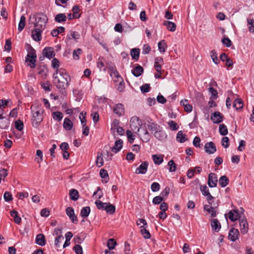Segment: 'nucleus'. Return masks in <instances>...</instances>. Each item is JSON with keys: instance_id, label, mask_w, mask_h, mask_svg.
Masks as SVG:
<instances>
[{"instance_id": "obj_1", "label": "nucleus", "mask_w": 254, "mask_h": 254, "mask_svg": "<svg viewBox=\"0 0 254 254\" xmlns=\"http://www.w3.org/2000/svg\"><path fill=\"white\" fill-rule=\"evenodd\" d=\"M70 81V78L68 79V78L59 77L56 79H54L53 83L59 90L60 93L65 96L67 94L66 90L69 86Z\"/></svg>"}, {"instance_id": "obj_2", "label": "nucleus", "mask_w": 254, "mask_h": 254, "mask_svg": "<svg viewBox=\"0 0 254 254\" xmlns=\"http://www.w3.org/2000/svg\"><path fill=\"white\" fill-rule=\"evenodd\" d=\"M36 111H32V117L31 118V124L33 127H38L41 123L43 121V114L44 110L40 108L39 106L35 107Z\"/></svg>"}, {"instance_id": "obj_3", "label": "nucleus", "mask_w": 254, "mask_h": 254, "mask_svg": "<svg viewBox=\"0 0 254 254\" xmlns=\"http://www.w3.org/2000/svg\"><path fill=\"white\" fill-rule=\"evenodd\" d=\"M26 46L28 48V54L26 57L25 61L29 62V66L31 68H34L36 66L37 55L36 50L29 44L27 43Z\"/></svg>"}, {"instance_id": "obj_4", "label": "nucleus", "mask_w": 254, "mask_h": 254, "mask_svg": "<svg viewBox=\"0 0 254 254\" xmlns=\"http://www.w3.org/2000/svg\"><path fill=\"white\" fill-rule=\"evenodd\" d=\"M34 17L36 22L34 23V27H39L42 29H45L48 21V18L46 14L40 12L36 13Z\"/></svg>"}, {"instance_id": "obj_5", "label": "nucleus", "mask_w": 254, "mask_h": 254, "mask_svg": "<svg viewBox=\"0 0 254 254\" xmlns=\"http://www.w3.org/2000/svg\"><path fill=\"white\" fill-rule=\"evenodd\" d=\"M44 29L39 27H35L34 30L32 31L31 36L34 41L39 42L41 40V33Z\"/></svg>"}, {"instance_id": "obj_6", "label": "nucleus", "mask_w": 254, "mask_h": 254, "mask_svg": "<svg viewBox=\"0 0 254 254\" xmlns=\"http://www.w3.org/2000/svg\"><path fill=\"white\" fill-rule=\"evenodd\" d=\"M106 64V67L110 71V76H112V74H114L116 78H118L121 77V75L118 71L115 65L112 62H108Z\"/></svg>"}, {"instance_id": "obj_7", "label": "nucleus", "mask_w": 254, "mask_h": 254, "mask_svg": "<svg viewBox=\"0 0 254 254\" xmlns=\"http://www.w3.org/2000/svg\"><path fill=\"white\" fill-rule=\"evenodd\" d=\"M224 116L218 111L213 113L211 116V120L213 123L218 124L222 122Z\"/></svg>"}, {"instance_id": "obj_8", "label": "nucleus", "mask_w": 254, "mask_h": 254, "mask_svg": "<svg viewBox=\"0 0 254 254\" xmlns=\"http://www.w3.org/2000/svg\"><path fill=\"white\" fill-rule=\"evenodd\" d=\"M64 77V78H68L69 79L70 78L69 75L66 71V70L64 68H61L60 69H57L55 71L53 74V77L54 79H56L57 77Z\"/></svg>"}, {"instance_id": "obj_9", "label": "nucleus", "mask_w": 254, "mask_h": 254, "mask_svg": "<svg viewBox=\"0 0 254 254\" xmlns=\"http://www.w3.org/2000/svg\"><path fill=\"white\" fill-rule=\"evenodd\" d=\"M218 182L217 175L213 173H210L208 177V185L210 188L215 187Z\"/></svg>"}, {"instance_id": "obj_10", "label": "nucleus", "mask_w": 254, "mask_h": 254, "mask_svg": "<svg viewBox=\"0 0 254 254\" xmlns=\"http://www.w3.org/2000/svg\"><path fill=\"white\" fill-rule=\"evenodd\" d=\"M42 54L48 59L51 60L55 56L54 48L51 47H45L42 51Z\"/></svg>"}, {"instance_id": "obj_11", "label": "nucleus", "mask_w": 254, "mask_h": 254, "mask_svg": "<svg viewBox=\"0 0 254 254\" xmlns=\"http://www.w3.org/2000/svg\"><path fill=\"white\" fill-rule=\"evenodd\" d=\"M66 213L73 223H77L78 219L77 216L74 214V211L72 207H68L67 208H66Z\"/></svg>"}, {"instance_id": "obj_12", "label": "nucleus", "mask_w": 254, "mask_h": 254, "mask_svg": "<svg viewBox=\"0 0 254 254\" xmlns=\"http://www.w3.org/2000/svg\"><path fill=\"white\" fill-rule=\"evenodd\" d=\"M240 231L242 234H246L249 230V225L245 217L240 219Z\"/></svg>"}, {"instance_id": "obj_13", "label": "nucleus", "mask_w": 254, "mask_h": 254, "mask_svg": "<svg viewBox=\"0 0 254 254\" xmlns=\"http://www.w3.org/2000/svg\"><path fill=\"white\" fill-rule=\"evenodd\" d=\"M240 233L236 228H232L229 233L228 239L232 242H235L239 239Z\"/></svg>"}, {"instance_id": "obj_14", "label": "nucleus", "mask_w": 254, "mask_h": 254, "mask_svg": "<svg viewBox=\"0 0 254 254\" xmlns=\"http://www.w3.org/2000/svg\"><path fill=\"white\" fill-rule=\"evenodd\" d=\"M113 111L119 117L123 115L125 113L124 105L121 103L116 104L113 109Z\"/></svg>"}, {"instance_id": "obj_15", "label": "nucleus", "mask_w": 254, "mask_h": 254, "mask_svg": "<svg viewBox=\"0 0 254 254\" xmlns=\"http://www.w3.org/2000/svg\"><path fill=\"white\" fill-rule=\"evenodd\" d=\"M148 166V163L147 161H144L136 169L135 173L136 174H144L146 173L147 170V167Z\"/></svg>"}, {"instance_id": "obj_16", "label": "nucleus", "mask_w": 254, "mask_h": 254, "mask_svg": "<svg viewBox=\"0 0 254 254\" xmlns=\"http://www.w3.org/2000/svg\"><path fill=\"white\" fill-rule=\"evenodd\" d=\"M149 120H147V127L148 129L152 132V133H154L155 131H157L160 128V127L159 125L155 123L154 122H152V120L149 119Z\"/></svg>"}, {"instance_id": "obj_17", "label": "nucleus", "mask_w": 254, "mask_h": 254, "mask_svg": "<svg viewBox=\"0 0 254 254\" xmlns=\"http://www.w3.org/2000/svg\"><path fill=\"white\" fill-rule=\"evenodd\" d=\"M138 135L143 143L147 142L150 139V135L146 129H143V132L139 133Z\"/></svg>"}, {"instance_id": "obj_18", "label": "nucleus", "mask_w": 254, "mask_h": 254, "mask_svg": "<svg viewBox=\"0 0 254 254\" xmlns=\"http://www.w3.org/2000/svg\"><path fill=\"white\" fill-rule=\"evenodd\" d=\"M154 135L160 141H163L167 137L166 133L163 130H161L160 128L154 132Z\"/></svg>"}, {"instance_id": "obj_19", "label": "nucleus", "mask_w": 254, "mask_h": 254, "mask_svg": "<svg viewBox=\"0 0 254 254\" xmlns=\"http://www.w3.org/2000/svg\"><path fill=\"white\" fill-rule=\"evenodd\" d=\"M35 243L41 246H44L46 245V239L44 234H39L36 236L35 239Z\"/></svg>"}, {"instance_id": "obj_20", "label": "nucleus", "mask_w": 254, "mask_h": 254, "mask_svg": "<svg viewBox=\"0 0 254 254\" xmlns=\"http://www.w3.org/2000/svg\"><path fill=\"white\" fill-rule=\"evenodd\" d=\"M176 140L179 143H184L186 141H189V139L187 137L186 134L184 133L181 130L178 132L176 136Z\"/></svg>"}, {"instance_id": "obj_21", "label": "nucleus", "mask_w": 254, "mask_h": 254, "mask_svg": "<svg viewBox=\"0 0 254 254\" xmlns=\"http://www.w3.org/2000/svg\"><path fill=\"white\" fill-rule=\"evenodd\" d=\"M144 71L143 68L140 65L137 64L134 69L131 70L132 74L135 77H139Z\"/></svg>"}, {"instance_id": "obj_22", "label": "nucleus", "mask_w": 254, "mask_h": 254, "mask_svg": "<svg viewBox=\"0 0 254 254\" xmlns=\"http://www.w3.org/2000/svg\"><path fill=\"white\" fill-rule=\"evenodd\" d=\"M205 151L209 154L214 153L216 151V147L215 144H205Z\"/></svg>"}, {"instance_id": "obj_23", "label": "nucleus", "mask_w": 254, "mask_h": 254, "mask_svg": "<svg viewBox=\"0 0 254 254\" xmlns=\"http://www.w3.org/2000/svg\"><path fill=\"white\" fill-rule=\"evenodd\" d=\"M60 148L63 151V157L64 159H68L69 157V153L67 151L69 148L68 144H61Z\"/></svg>"}, {"instance_id": "obj_24", "label": "nucleus", "mask_w": 254, "mask_h": 254, "mask_svg": "<svg viewBox=\"0 0 254 254\" xmlns=\"http://www.w3.org/2000/svg\"><path fill=\"white\" fill-rule=\"evenodd\" d=\"M163 24L166 27L168 30L171 32H174L176 29V24L174 22L166 20L163 22Z\"/></svg>"}, {"instance_id": "obj_25", "label": "nucleus", "mask_w": 254, "mask_h": 254, "mask_svg": "<svg viewBox=\"0 0 254 254\" xmlns=\"http://www.w3.org/2000/svg\"><path fill=\"white\" fill-rule=\"evenodd\" d=\"M211 226L215 232H218L221 229V224L217 219H212L211 221Z\"/></svg>"}, {"instance_id": "obj_26", "label": "nucleus", "mask_w": 254, "mask_h": 254, "mask_svg": "<svg viewBox=\"0 0 254 254\" xmlns=\"http://www.w3.org/2000/svg\"><path fill=\"white\" fill-rule=\"evenodd\" d=\"M37 69L38 74H41L42 75H47V73L48 72V67L47 65L45 64H41L38 66Z\"/></svg>"}, {"instance_id": "obj_27", "label": "nucleus", "mask_w": 254, "mask_h": 254, "mask_svg": "<svg viewBox=\"0 0 254 254\" xmlns=\"http://www.w3.org/2000/svg\"><path fill=\"white\" fill-rule=\"evenodd\" d=\"M10 124L9 120L6 117L0 119V127L2 129H6L9 127Z\"/></svg>"}, {"instance_id": "obj_28", "label": "nucleus", "mask_w": 254, "mask_h": 254, "mask_svg": "<svg viewBox=\"0 0 254 254\" xmlns=\"http://www.w3.org/2000/svg\"><path fill=\"white\" fill-rule=\"evenodd\" d=\"M80 35L78 32L70 31L69 33L67 34L66 39L67 40H71L73 39L75 40L79 39Z\"/></svg>"}, {"instance_id": "obj_29", "label": "nucleus", "mask_w": 254, "mask_h": 254, "mask_svg": "<svg viewBox=\"0 0 254 254\" xmlns=\"http://www.w3.org/2000/svg\"><path fill=\"white\" fill-rule=\"evenodd\" d=\"M140 49L139 48H133L130 50V55L133 60L137 61L139 58Z\"/></svg>"}, {"instance_id": "obj_30", "label": "nucleus", "mask_w": 254, "mask_h": 254, "mask_svg": "<svg viewBox=\"0 0 254 254\" xmlns=\"http://www.w3.org/2000/svg\"><path fill=\"white\" fill-rule=\"evenodd\" d=\"M63 127L66 130H70L73 127V124L69 119L66 118L64 120Z\"/></svg>"}, {"instance_id": "obj_31", "label": "nucleus", "mask_w": 254, "mask_h": 254, "mask_svg": "<svg viewBox=\"0 0 254 254\" xmlns=\"http://www.w3.org/2000/svg\"><path fill=\"white\" fill-rule=\"evenodd\" d=\"M69 195L70 198L73 201L77 200L79 198L78 191L74 189H72L69 190Z\"/></svg>"}, {"instance_id": "obj_32", "label": "nucleus", "mask_w": 254, "mask_h": 254, "mask_svg": "<svg viewBox=\"0 0 254 254\" xmlns=\"http://www.w3.org/2000/svg\"><path fill=\"white\" fill-rule=\"evenodd\" d=\"M67 17L65 13H59L55 17V20L58 23L65 22Z\"/></svg>"}, {"instance_id": "obj_33", "label": "nucleus", "mask_w": 254, "mask_h": 254, "mask_svg": "<svg viewBox=\"0 0 254 254\" xmlns=\"http://www.w3.org/2000/svg\"><path fill=\"white\" fill-rule=\"evenodd\" d=\"M243 101L241 99H236L233 103V107L236 109V110H239L243 108Z\"/></svg>"}, {"instance_id": "obj_34", "label": "nucleus", "mask_w": 254, "mask_h": 254, "mask_svg": "<svg viewBox=\"0 0 254 254\" xmlns=\"http://www.w3.org/2000/svg\"><path fill=\"white\" fill-rule=\"evenodd\" d=\"M146 226L143 227V226H140V233L143 236V238L145 239H148L150 238L151 235L148 230L146 229Z\"/></svg>"}, {"instance_id": "obj_35", "label": "nucleus", "mask_w": 254, "mask_h": 254, "mask_svg": "<svg viewBox=\"0 0 254 254\" xmlns=\"http://www.w3.org/2000/svg\"><path fill=\"white\" fill-rule=\"evenodd\" d=\"M158 50L160 52L164 53L166 51V49L167 48V45L165 40H163L160 41L158 44Z\"/></svg>"}, {"instance_id": "obj_36", "label": "nucleus", "mask_w": 254, "mask_h": 254, "mask_svg": "<svg viewBox=\"0 0 254 254\" xmlns=\"http://www.w3.org/2000/svg\"><path fill=\"white\" fill-rule=\"evenodd\" d=\"M10 215L13 217L14 222L16 224H20L21 221V218L18 216V212L15 210L10 211Z\"/></svg>"}, {"instance_id": "obj_37", "label": "nucleus", "mask_w": 254, "mask_h": 254, "mask_svg": "<svg viewBox=\"0 0 254 254\" xmlns=\"http://www.w3.org/2000/svg\"><path fill=\"white\" fill-rule=\"evenodd\" d=\"M229 179L225 175L221 176L219 179V184L222 188H224L227 186L229 184Z\"/></svg>"}, {"instance_id": "obj_38", "label": "nucleus", "mask_w": 254, "mask_h": 254, "mask_svg": "<svg viewBox=\"0 0 254 254\" xmlns=\"http://www.w3.org/2000/svg\"><path fill=\"white\" fill-rule=\"evenodd\" d=\"M90 212V208L89 206L83 207L80 211V215L83 218H87Z\"/></svg>"}, {"instance_id": "obj_39", "label": "nucleus", "mask_w": 254, "mask_h": 254, "mask_svg": "<svg viewBox=\"0 0 254 254\" xmlns=\"http://www.w3.org/2000/svg\"><path fill=\"white\" fill-rule=\"evenodd\" d=\"M26 23V17L24 15H22L20 17V21L18 23V30L19 32H21L24 29Z\"/></svg>"}, {"instance_id": "obj_40", "label": "nucleus", "mask_w": 254, "mask_h": 254, "mask_svg": "<svg viewBox=\"0 0 254 254\" xmlns=\"http://www.w3.org/2000/svg\"><path fill=\"white\" fill-rule=\"evenodd\" d=\"M105 210H106V212L109 214H113L115 212L116 207L114 205L111 204L110 203H107Z\"/></svg>"}, {"instance_id": "obj_41", "label": "nucleus", "mask_w": 254, "mask_h": 254, "mask_svg": "<svg viewBox=\"0 0 254 254\" xmlns=\"http://www.w3.org/2000/svg\"><path fill=\"white\" fill-rule=\"evenodd\" d=\"M96 165L98 167H102L103 164V154L100 152H98L97 154V159L96 161Z\"/></svg>"}, {"instance_id": "obj_42", "label": "nucleus", "mask_w": 254, "mask_h": 254, "mask_svg": "<svg viewBox=\"0 0 254 254\" xmlns=\"http://www.w3.org/2000/svg\"><path fill=\"white\" fill-rule=\"evenodd\" d=\"M209 92L211 93L210 99L216 100L218 98V92L216 89L213 87H210L208 88Z\"/></svg>"}, {"instance_id": "obj_43", "label": "nucleus", "mask_w": 254, "mask_h": 254, "mask_svg": "<svg viewBox=\"0 0 254 254\" xmlns=\"http://www.w3.org/2000/svg\"><path fill=\"white\" fill-rule=\"evenodd\" d=\"M14 127L17 130L20 131H22L24 127L23 121L20 120L15 121L14 122Z\"/></svg>"}, {"instance_id": "obj_44", "label": "nucleus", "mask_w": 254, "mask_h": 254, "mask_svg": "<svg viewBox=\"0 0 254 254\" xmlns=\"http://www.w3.org/2000/svg\"><path fill=\"white\" fill-rule=\"evenodd\" d=\"M52 116L53 119L57 121H61L63 118V115L62 113L59 111L53 112L52 114Z\"/></svg>"}, {"instance_id": "obj_45", "label": "nucleus", "mask_w": 254, "mask_h": 254, "mask_svg": "<svg viewBox=\"0 0 254 254\" xmlns=\"http://www.w3.org/2000/svg\"><path fill=\"white\" fill-rule=\"evenodd\" d=\"M210 56L212 59L213 62L216 64H218L219 63V60L217 57V54L216 51L215 50H213L210 52Z\"/></svg>"}, {"instance_id": "obj_46", "label": "nucleus", "mask_w": 254, "mask_h": 254, "mask_svg": "<svg viewBox=\"0 0 254 254\" xmlns=\"http://www.w3.org/2000/svg\"><path fill=\"white\" fill-rule=\"evenodd\" d=\"M97 209L99 210H105L106 208V205L107 203L103 202L102 201L97 200L95 202Z\"/></svg>"}, {"instance_id": "obj_47", "label": "nucleus", "mask_w": 254, "mask_h": 254, "mask_svg": "<svg viewBox=\"0 0 254 254\" xmlns=\"http://www.w3.org/2000/svg\"><path fill=\"white\" fill-rule=\"evenodd\" d=\"M126 134L127 140L129 143H132L135 139V135H134L133 133L129 130H127Z\"/></svg>"}, {"instance_id": "obj_48", "label": "nucleus", "mask_w": 254, "mask_h": 254, "mask_svg": "<svg viewBox=\"0 0 254 254\" xmlns=\"http://www.w3.org/2000/svg\"><path fill=\"white\" fill-rule=\"evenodd\" d=\"M79 10V6L78 5H75L72 8V11L73 12L72 16L76 18H79L81 16V14L77 15Z\"/></svg>"}, {"instance_id": "obj_49", "label": "nucleus", "mask_w": 254, "mask_h": 254, "mask_svg": "<svg viewBox=\"0 0 254 254\" xmlns=\"http://www.w3.org/2000/svg\"><path fill=\"white\" fill-rule=\"evenodd\" d=\"M219 131L220 133L223 136L228 133L227 127L224 124H221L219 125Z\"/></svg>"}, {"instance_id": "obj_50", "label": "nucleus", "mask_w": 254, "mask_h": 254, "mask_svg": "<svg viewBox=\"0 0 254 254\" xmlns=\"http://www.w3.org/2000/svg\"><path fill=\"white\" fill-rule=\"evenodd\" d=\"M64 237L62 235H59L56 238L55 241V246L57 249L60 247L61 243H62V241L64 240Z\"/></svg>"}, {"instance_id": "obj_51", "label": "nucleus", "mask_w": 254, "mask_h": 254, "mask_svg": "<svg viewBox=\"0 0 254 254\" xmlns=\"http://www.w3.org/2000/svg\"><path fill=\"white\" fill-rule=\"evenodd\" d=\"M168 125L172 130H177L179 128V126L174 121H170L168 122Z\"/></svg>"}, {"instance_id": "obj_52", "label": "nucleus", "mask_w": 254, "mask_h": 254, "mask_svg": "<svg viewBox=\"0 0 254 254\" xmlns=\"http://www.w3.org/2000/svg\"><path fill=\"white\" fill-rule=\"evenodd\" d=\"M152 159L154 163L156 165L161 164L163 161V159L162 157L158 156L157 155L155 154L152 155Z\"/></svg>"}, {"instance_id": "obj_53", "label": "nucleus", "mask_w": 254, "mask_h": 254, "mask_svg": "<svg viewBox=\"0 0 254 254\" xmlns=\"http://www.w3.org/2000/svg\"><path fill=\"white\" fill-rule=\"evenodd\" d=\"M117 243L115 241L114 239H109L107 243V246L109 250H113L115 248L116 245H117Z\"/></svg>"}, {"instance_id": "obj_54", "label": "nucleus", "mask_w": 254, "mask_h": 254, "mask_svg": "<svg viewBox=\"0 0 254 254\" xmlns=\"http://www.w3.org/2000/svg\"><path fill=\"white\" fill-rule=\"evenodd\" d=\"M168 165L169 166V170L170 172H173L176 170V165L173 160L168 162Z\"/></svg>"}, {"instance_id": "obj_55", "label": "nucleus", "mask_w": 254, "mask_h": 254, "mask_svg": "<svg viewBox=\"0 0 254 254\" xmlns=\"http://www.w3.org/2000/svg\"><path fill=\"white\" fill-rule=\"evenodd\" d=\"M123 147V144H115V146L113 147H110L109 148L111 149L112 151L115 153H117Z\"/></svg>"}, {"instance_id": "obj_56", "label": "nucleus", "mask_w": 254, "mask_h": 254, "mask_svg": "<svg viewBox=\"0 0 254 254\" xmlns=\"http://www.w3.org/2000/svg\"><path fill=\"white\" fill-rule=\"evenodd\" d=\"M151 89L149 84H144L140 87V90L142 93L148 92Z\"/></svg>"}, {"instance_id": "obj_57", "label": "nucleus", "mask_w": 254, "mask_h": 254, "mask_svg": "<svg viewBox=\"0 0 254 254\" xmlns=\"http://www.w3.org/2000/svg\"><path fill=\"white\" fill-rule=\"evenodd\" d=\"M221 42L226 47H230L232 44L231 41L228 37L223 38Z\"/></svg>"}, {"instance_id": "obj_58", "label": "nucleus", "mask_w": 254, "mask_h": 254, "mask_svg": "<svg viewBox=\"0 0 254 254\" xmlns=\"http://www.w3.org/2000/svg\"><path fill=\"white\" fill-rule=\"evenodd\" d=\"M151 189L153 192L157 191L160 189V185L158 183L154 182L151 185Z\"/></svg>"}, {"instance_id": "obj_59", "label": "nucleus", "mask_w": 254, "mask_h": 254, "mask_svg": "<svg viewBox=\"0 0 254 254\" xmlns=\"http://www.w3.org/2000/svg\"><path fill=\"white\" fill-rule=\"evenodd\" d=\"M3 198L5 201L9 202L12 200V195L10 192L5 191L3 195Z\"/></svg>"}, {"instance_id": "obj_60", "label": "nucleus", "mask_w": 254, "mask_h": 254, "mask_svg": "<svg viewBox=\"0 0 254 254\" xmlns=\"http://www.w3.org/2000/svg\"><path fill=\"white\" fill-rule=\"evenodd\" d=\"M163 200L164 198H162V196L160 195L156 196L153 198L152 203L155 205L159 204L161 203Z\"/></svg>"}, {"instance_id": "obj_61", "label": "nucleus", "mask_w": 254, "mask_h": 254, "mask_svg": "<svg viewBox=\"0 0 254 254\" xmlns=\"http://www.w3.org/2000/svg\"><path fill=\"white\" fill-rule=\"evenodd\" d=\"M82 50L80 48H78L76 50H74L73 52V57L75 60L79 59V55L81 54Z\"/></svg>"}, {"instance_id": "obj_62", "label": "nucleus", "mask_w": 254, "mask_h": 254, "mask_svg": "<svg viewBox=\"0 0 254 254\" xmlns=\"http://www.w3.org/2000/svg\"><path fill=\"white\" fill-rule=\"evenodd\" d=\"M248 23L250 25L249 27V31L251 33H254V20L253 19H248Z\"/></svg>"}, {"instance_id": "obj_63", "label": "nucleus", "mask_w": 254, "mask_h": 254, "mask_svg": "<svg viewBox=\"0 0 254 254\" xmlns=\"http://www.w3.org/2000/svg\"><path fill=\"white\" fill-rule=\"evenodd\" d=\"M73 250L76 254H83L82 247L79 245H75L73 248Z\"/></svg>"}, {"instance_id": "obj_64", "label": "nucleus", "mask_w": 254, "mask_h": 254, "mask_svg": "<svg viewBox=\"0 0 254 254\" xmlns=\"http://www.w3.org/2000/svg\"><path fill=\"white\" fill-rule=\"evenodd\" d=\"M42 87L46 91H50L51 90V88L50 86H51L49 81H47L45 83H41Z\"/></svg>"}]
</instances>
